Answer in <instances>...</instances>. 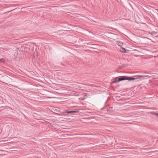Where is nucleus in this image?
Returning <instances> with one entry per match:
<instances>
[{
	"instance_id": "nucleus-13",
	"label": "nucleus",
	"mask_w": 158,
	"mask_h": 158,
	"mask_svg": "<svg viewBox=\"0 0 158 158\" xmlns=\"http://www.w3.org/2000/svg\"><path fill=\"white\" fill-rule=\"evenodd\" d=\"M122 66H123V67H126L127 66V65H126V64H123V65Z\"/></svg>"
},
{
	"instance_id": "nucleus-5",
	"label": "nucleus",
	"mask_w": 158,
	"mask_h": 158,
	"mask_svg": "<svg viewBox=\"0 0 158 158\" xmlns=\"http://www.w3.org/2000/svg\"><path fill=\"white\" fill-rule=\"evenodd\" d=\"M120 51L121 52H122L123 53H124L126 52V50H125V49L123 48H121V49H120Z\"/></svg>"
},
{
	"instance_id": "nucleus-6",
	"label": "nucleus",
	"mask_w": 158,
	"mask_h": 158,
	"mask_svg": "<svg viewBox=\"0 0 158 158\" xmlns=\"http://www.w3.org/2000/svg\"><path fill=\"white\" fill-rule=\"evenodd\" d=\"M23 45V44H20V45ZM24 47H25L24 46H23L21 45V47H20V51H24V50H23V48Z\"/></svg>"
},
{
	"instance_id": "nucleus-8",
	"label": "nucleus",
	"mask_w": 158,
	"mask_h": 158,
	"mask_svg": "<svg viewBox=\"0 0 158 158\" xmlns=\"http://www.w3.org/2000/svg\"><path fill=\"white\" fill-rule=\"evenodd\" d=\"M72 111V113H77L79 112V110H74V111Z\"/></svg>"
},
{
	"instance_id": "nucleus-1",
	"label": "nucleus",
	"mask_w": 158,
	"mask_h": 158,
	"mask_svg": "<svg viewBox=\"0 0 158 158\" xmlns=\"http://www.w3.org/2000/svg\"><path fill=\"white\" fill-rule=\"evenodd\" d=\"M122 76V79H120V80H127L129 81H133L134 80H135V78L132 77H127L125 76Z\"/></svg>"
},
{
	"instance_id": "nucleus-15",
	"label": "nucleus",
	"mask_w": 158,
	"mask_h": 158,
	"mask_svg": "<svg viewBox=\"0 0 158 158\" xmlns=\"http://www.w3.org/2000/svg\"><path fill=\"white\" fill-rule=\"evenodd\" d=\"M119 69H121V66H120L118 68Z\"/></svg>"
},
{
	"instance_id": "nucleus-2",
	"label": "nucleus",
	"mask_w": 158,
	"mask_h": 158,
	"mask_svg": "<svg viewBox=\"0 0 158 158\" xmlns=\"http://www.w3.org/2000/svg\"><path fill=\"white\" fill-rule=\"evenodd\" d=\"M122 79V76L119 77H116L114 78V80L112 81V83H116L120 81H123V80H119Z\"/></svg>"
},
{
	"instance_id": "nucleus-10",
	"label": "nucleus",
	"mask_w": 158,
	"mask_h": 158,
	"mask_svg": "<svg viewBox=\"0 0 158 158\" xmlns=\"http://www.w3.org/2000/svg\"><path fill=\"white\" fill-rule=\"evenodd\" d=\"M153 114L158 116V113H153Z\"/></svg>"
},
{
	"instance_id": "nucleus-4",
	"label": "nucleus",
	"mask_w": 158,
	"mask_h": 158,
	"mask_svg": "<svg viewBox=\"0 0 158 158\" xmlns=\"http://www.w3.org/2000/svg\"><path fill=\"white\" fill-rule=\"evenodd\" d=\"M63 112L68 114H70L72 113V111H68L66 110H64Z\"/></svg>"
},
{
	"instance_id": "nucleus-14",
	"label": "nucleus",
	"mask_w": 158,
	"mask_h": 158,
	"mask_svg": "<svg viewBox=\"0 0 158 158\" xmlns=\"http://www.w3.org/2000/svg\"><path fill=\"white\" fill-rule=\"evenodd\" d=\"M60 64L61 65H62L63 66H64V64H63L62 63H60Z\"/></svg>"
},
{
	"instance_id": "nucleus-7",
	"label": "nucleus",
	"mask_w": 158,
	"mask_h": 158,
	"mask_svg": "<svg viewBox=\"0 0 158 158\" xmlns=\"http://www.w3.org/2000/svg\"><path fill=\"white\" fill-rule=\"evenodd\" d=\"M5 61V59L3 58L1 59H0V63H4Z\"/></svg>"
},
{
	"instance_id": "nucleus-3",
	"label": "nucleus",
	"mask_w": 158,
	"mask_h": 158,
	"mask_svg": "<svg viewBox=\"0 0 158 158\" xmlns=\"http://www.w3.org/2000/svg\"><path fill=\"white\" fill-rule=\"evenodd\" d=\"M20 149H23V148H22V147H21V146L23 147V148H25L27 146L26 145L23 144V143L20 142Z\"/></svg>"
},
{
	"instance_id": "nucleus-11",
	"label": "nucleus",
	"mask_w": 158,
	"mask_h": 158,
	"mask_svg": "<svg viewBox=\"0 0 158 158\" xmlns=\"http://www.w3.org/2000/svg\"><path fill=\"white\" fill-rule=\"evenodd\" d=\"M103 109H106V110H107V111H109V110H108V108H107L106 109V108H102L101 109V110H103Z\"/></svg>"
},
{
	"instance_id": "nucleus-16",
	"label": "nucleus",
	"mask_w": 158,
	"mask_h": 158,
	"mask_svg": "<svg viewBox=\"0 0 158 158\" xmlns=\"http://www.w3.org/2000/svg\"><path fill=\"white\" fill-rule=\"evenodd\" d=\"M96 45V44H92V45Z\"/></svg>"
},
{
	"instance_id": "nucleus-9",
	"label": "nucleus",
	"mask_w": 158,
	"mask_h": 158,
	"mask_svg": "<svg viewBox=\"0 0 158 158\" xmlns=\"http://www.w3.org/2000/svg\"><path fill=\"white\" fill-rule=\"evenodd\" d=\"M118 45L120 46H122L123 45V44L121 42H119L118 43Z\"/></svg>"
},
{
	"instance_id": "nucleus-12",
	"label": "nucleus",
	"mask_w": 158,
	"mask_h": 158,
	"mask_svg": "<svg viewBox=\"0 0 158 158\" xmlns=\"http://www.w3.org/2000/svg\"><path fill=\"white\" fill-rule=\"evenodd\" d=\"M143 77H144V76H138L139 78V79H140L141 78H142Z\"/></svg>"
}]
</instances>
